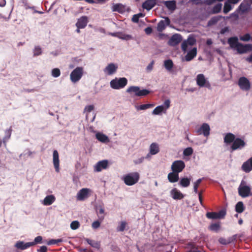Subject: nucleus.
Masks as SVG:
<instances>
[{"instance_id":"obj_13","label":"nucleus","mask_w":252,"mask_h":252,"mask_svg":"<svg viewBox=\"0 0 252 252\" xmlns=\"http://www.w3.org/2000/svg\"><path fill=\"white\" fill-rule=\"evenodd\" d=\"M210 128L208 124L204 123L198 129L197 132L199 134H203L205 136L207 137L210 134Z\"/></svg>"},{"instance_id":"obj_27","label":"nucleus","mask_w":252,"mask_h":252,"mask_svg":"<svg viewBox=\"0 0 252 252\" xmlns=\"http://www.w3.org/2000/svg\"><path fill=\"white\" fill-rule=\"evenodd\" d=\"M236 235H233L232 237L229 238L228 239H225L224 238L221 237L219 238V242L221 244L227 245L234 241L236 239Z\"/></svg>"},{"instance_id":"obj_1","label":"nucleus","mask_w":252,"mask_h":252,"mask_svg":"<svg viewBox=\"0 0 252 252\" xmlns=\"http://www.w3.org/2000/svg\"><path fill=\"white\" fill-rule=\"evenodd\" d=\"M224 142L227 145L232 143L230 147L231 152L238 149H241L246 145V143L244 139L240 138H236L235 135L232 133H227L225 134L224 137Z\"/></svg>"},{"instance_id":"obj_22","label":"nucleus","mask_w":252,"mask_h":252,"mask_svg":"<svg viewBox=\"0 0 252 252\" xmlns=\"http://www.w3.org/2000/svg\"><path fill=\"white\" fill-rule=\"evenodd\" d=\"M197 55V48L196 47L193 48L190 50L185 57V59L186 61L189 62L192 60Z\"/></svg>"},{"instance_id":"obj_28","label":"nucleus","mask_w":252,"mask_h":252,"mask_svg":"<svg viewBox=\"0 0 252 252\" xmlns=\"http://www.w3.org/2000/svg\"><path fill=\"white\" fill-rule=\"evenodd\" d=\"M164 4L170 11H173L176 8V2L175 0L165 1Z\"/></svg>"},{"instance_id":"obj_34","label":"nucleus","mask_w":252,"mask_h":252,"mask_svg":"<svg viewBox=\"0 0 252 252\" xmlns=\"http://www.w3.org/2000/svg\"><path fill=\"white\" fill-rule=\"evenodd\" d=\"M125 7L121 3H117L114 4L112 7V10L113 11H116L119 13H122L124 11Z\"/></svg>"},{"instance_id":"obj_55","label":"nucleus","mask_w":252,"mask_h":252,"mask_svg":"<svg viewBox=\"0 0 252 252\" xmlns=\"http://www.w3.org/2000/svg\"><path fill=\"white\" fill-rule=\"evenodd\" d=\"M94 109V106L93 105H90L86 106L84 109V111L88 113L91 112Z\"/></svg>"},{"instance_id":"obj_10","label":"nucleus","mask_w":252,"mask_h":252,"mask_svg":"<svg viewBox=\"0 0 252 252\" xmlns=\"http://www.w3.org/2000/svg\"><path fill=\"white\" fill-rule=\"evenodd\" d=\"M91 190L88 188H83L77 193L76 199L79 201H84L90 195Z\"/></svg>"},{"instance_id":"obj_60","label":"nucleus","mask_w":252,"mask_h":252,"mask_svg":"<svg viewBox=\"0 0 252 252\" xmlns=\"http://www.w3.org/2000/svg\"><path fill=\"white\" fill-rule=\"evenodd\" d=\"M139 18L138 15L135 14L133 16L132 18V21L134 23H138L139 21Z\"/></svg>"},{"instance_id":"obj_9","label":"nucleus","mask_w":252,"mask_h":252,"mask_svg":"<svg viewBox=\"0 0 252 252\" xmlns=\"http://www.w3.org/2000/svg\"><path fill=\"white\" fill-rule=\"evenodd\" d=\"M238 85L243 91H247L251 88V83L249 79L245 77H241L239 79Z\"/></svg>"},{"instance_id":"obj_23","label":"nucleus","mask_w":252,"mask_h":252,"mask_svg":"<svg viewBox=\"0 0 252 252\" xmlns=\"http://www.w3.org/2000/svg\"><path fill=\"white\" fill-rule=\"evenodd\" d=\"M167 178L170 183H175L179 179V173L172 171L168 174Z\"/></svg>"},{"instance_id":"obj_38","label":"nucleus","mask_w":252,"mask_h":252,"mask_svg":"<svg viewBox=\"0 0 252 252\" xmlns=\"http://www.w3.org/2000/svg\"><path fill=\"white\" fill-rule=\"evenodd\" d=\"M220 222L212 223L209 227V229L210 230L215 232H218L220 229Z\"/></svg>"},{"instance_id":"obj_64","label":"nucleus","mask_w":252,"mask_h":252,"mask_svg":"<svg viewBox=\"0 0 252 252\" xmlns=\"http://www.w3.org/2000/svg\"><path fill=\"white\" fill-rule=\"evenodd\" d=\"M246 60L248 62L252 63V54L249 57L247 58Z\"/></svg>"},{"instance_id":"obj_21","label":"nucleus","mask_w":252,"mask_h":252,"mask_svg":"<svg viewBox=\"0 0 252 252\" xmlns=\"http://www.w3.org/2000/svg\"><path fill=\"white\" fill-rule=\"evenodd\" d=\"M172 198L174 199H182L184 196L183 193L176 188H174L170 191Z\"/></svg>"},{"instance_id":"obj_61","label":"nucleus","mask_w":252,"mask_h":252,"mask_svg":"<svg viewBox=\"0 0 252 252\" xmlns=\"http://www.w3.org/2000/svg\"><path fill=\"white\" fill-rule=\"evenodd\" d=\"M144 159V157H141V158L137 159V160H135L134 161V163L136 164H140V163H142Z\"/></svg>"},{"instance_id":"obj_43","label":"nucleus","mask_w":252,"mask_h":252,"mask_svg":"<svg viewBox=\"0 0 252 252\" xmlns=\"http://www.w3.org/2000/svg\"><path fill=\"white\" fill-rule=\"evenodd\" d=\"M86 241L89 245L94 248H98L99 246V244L94 240L87 238L86 239Z\"/></svg>"},{"instance_id":"obj_50","label":"nucleus","mask_w":252,"mask_h":252,"mask_svg":"<svg viewBox=\"0 0 252 252\" xmlns=\"http://www.w3.org/2000/svg\"><path fill=\"white\" fill-rule=\"evenodd\" d=\"M206 217L208 219H218V217L217 215V212H208L206 214Z\"/></svg>"},{"instance_id":"obj_45","label":"nucleus","mask_w":252,"mask_h":252,"mask_svg":"<svg viewBox=\"0 0 252 252\" xmlns=\"http://www.w3.org/2000/svg\"><path fill=\"white\" fill-rule=\"evenodd\" d=\"M193 152L192 148L191 147H188L184 150L183 155L185 156H189L192 154Z\"/></svg>"},{"instance_id":"obj_47","label":"nucleus","mask_w":252,"mask_h":252,"mask_svg":"<svg viewBox=\"0 0 252 252\" xmlns=\"http://www.w3.org/2000/svg\"><path fill=\"white\" fill-rule=\"evenodd\" d=\"M202 181V179H199L196 182H195L194 183L193 190H194V192L195 193H197L198 188L199 185L200 184V183H201Z\"/></svg>"},{"instance_id":"obj_12","label":"nucleus","mask_w":252,"mask_h":252,"mask_svg":"<svg viewBox=\"0 0 252 252\" xmlns=\"http://www.w3.org/2000/svg\"><path fill=\"white\" fill-rule=\"evenodd\" d=\"M182 40V36L178 33L173 35L168 41L170 46H175L179 44Z\"/></svg>"},{"instance_id":"obj_7","label":"nucleus","mask_w":252,"mask_h":252,"mask_svg":"<svg viewBox=\"0 0 252 252\" xmlns=\"http://www.w3.org/2000/svg\"><path fill=\"white\" fill-rule=\"evenodd\" d=\"M185 167V162L183 160H177L172 163L171 168L172 171L179 173L183 170Z\"/></svg>"},{"instance_id":"obj_51","label":"nucleus","mask_w":252,"mask_h":252,"mask_svg":"<svg viewBox=\"0 0 252 252\" xmlns=\"http://www.w3.org/2000/svg\"><path fill=\"white\" fill-rule=\"evenodd\" d=\"M42 240V237L40 236H38L35 238L33 242H30L32 246L35 245L38 243H41Z\"/></svg>"},{"instance_id":"obj_59","label":"nucleus","mask_w":252,"mask_h":252,"mask_svg":"<svg viewBox=\"0 0 252 252\" xmlns=\"http://www.w3.org/2000/svg\"><path fill=\"white\" fill-rule=\"evenodd\" d=\"M154 62L153 61L147 67V70L149 72L151 71L153 68Z\"/></svg>"},{"instance_id":"obj_11","label":"nucleus","mask_w":252,"mask_h":252,"mask_svg":"<svg viewBox=\"0 0 252 252\" xmlns=\"http://www.w3.org/2000/svg\"><path fill=\"white\" fill-rule=\"evenodd\" d=\"M196 42V40L192 37L189 36L187 40H184L181 45V48L184 52L187 51L189 46H193Z\"/></svg>"},{"instance_id":"obj_25","label":"nucleus","mask_w":252,"mask_h":252,"mask_svg":"<svg viewBox=\"0 0 252 252\" xmlns=\"http://www.w3.org/2000/svg\"><path fill=\"white\" fill-rule=\"evenodd\" d=\"M156 5L155 0H147L142 4L143 8L149 10L153 8Z\"/></svg>"},{"instance_id":"obj_19","label":"nucleus","mask_w":252,"mask_h":252,"mask_svg":"<svg viewBox=\"0 0 252 252\" xmlns=\"http://www.w3.org/2000/svg\"><path fill=\"white\" fill-rule=\"evenodd\" d=\"M242 169L246 173H249L252 170V157L243 163Z\"/></svg>"},{"instance_id":"obj_42","label":"nucleus","mask_w":252,"mask_h":252,"mask_svg":"<svg viewBox=\"0 0 252 252\" xmlns=\"http://www.w3.org/2000/svg\"><path fill=\"white\" fill-rule=\"evenodd\" d=\"M222 7V4L221 3H218L216 5H215L213 9H212V13L214 14L218 13H219Z\"/></svg>"},{"instance_id":"obj_31","label":"nucleus","mask_w":252,"mask_h":252,"mask_svg":"<svg viewBox=\"0 0 252 252\" xmlns=\"http://www.w3.org/2000/svg\"><path fill=\"white\" fill-rule=\"evenodd\" d=\"M159 151V146L157 143H153L150 146V152L151 155H156Z\"/></svg>"},{"instance_id":"obj_24","label":"nucleus","mask_w":252,"mask_h":252,"mask_svg":"<svg viewBox=\"0 0 252 252\" xmlns=\"http://www.w3.org/2000/svg\"><path fill=\"white\" fill-rule=\"evenodd\" d=\"M15 246L18 249L24 250L31 247L32 245L30 242L25 243L23 241H18Z\"/></svg>"},{"instance_id":"obj_6","label":"nucleus","mask_w":252,"mask_h":252,"mask_svg":"<svg viewBox=\"0 0 252 252\" xmlns=\"http://www.w3.org/2000/svg\"><path fill=\"white\" fill-rule=\"evenodd\" d=\"M83 69L82 67H77L70 73V79L72 82L79 81L83 76Z\"/></svg>"},{"instance_id":"obj_8","label":"nucleus","mask_w":252,"mask_h":252,"mask_svg":"<svg viewBox=\"0 0 252 252\" xmlns=\"http://www.w3.org/2000/svg\"><path fill=\"white\" fill-rule=\"evenodd\" d=\"M196 84L200 87H205L208 89H210L211 84L205 78V76L203 74H199L196 76Z\"/></svg>"},{"instance_id":"obj_17","label":"nucleus","mask_w":252,"mask_h":252,"mask_svg":"<svg viewBox=\"0 0 252 252\" xmlns=\"http://www.w3.org/2000/svg\"><path fill=\"white\" fill-rule=\"evenodd\" d=\"M170 23V20L168 17H166L165 20H161L158 24V31L159 32H162L165 29L166 25H169Z\"/></svg>"},{"instance_id":"obj_3","label":"nucleus","mask_w":252,"mask_h":252,"mask_svg":"<svg viewBox=\"0 0 252 252\" xmlns=\"http://www.w3.org/2000/svg\"><path fill=\"white\" fill-rule=\"evenodd\" d=\"M127 84V80L126 78H115L110 82V86L114 89H120L124 88Z\"/></svg>"},{"instance_id":"obj_58","label":"nucleus","mask_w":252,"mask_h":252,"mask_svg":"<svg viewBox=\"0 0 252 252\" xmlns=\"http://www.w3.org/2000/svg\"><path fill=\"white\" fill-rule=\"evenodd\" d=\"M164 104L165 105L164 109L166 111V110L170 107V101L169 99L165 100Z\"/></svg>"},{"instance_id":"obj_32","label":"nucleus","mask_w":252,"mask_h":252,"mask_svg":"<svg viewBox=\"0 0 252 252\" xmlns=\"http://www.w3.org/2000/svg\"><path fill=\"white\" fill-rule=\"evenodd\" d=\"M12 131V127L10 126L8 129H6L4 131L5 136L3 138V143L5 145H6V142L10 139Z\"/></svg>"},{"instance_id":"obj_26","label":"nucleus","mask_w":252,"mask_h":252,"mask_svg":"<svg viewBox=\"0 0 252 252\" xmlns=\"http://www.w3.org/2000/svg\"><path fill=\"white\" fill-rule=\"evenodd\" d=\"M228 43L231 48L235 49L239 43L238 39L236 36L230 37L228 40Z\"/></svg>"},{"instance_id":"obj_30","label":"nucleus","mask_w":252,"mask_h":252,"mask_svg":"<svg viewBox=\"0 0 252 252\" xmlns=\"http://www.w3.org/2000/svg\"><path fill=\"white\" fill-rule=\"evenodd\" d=\"M55 197L53 195H47L43 200V204L46 206L51 205L55 201Z\"/></svg>"},{"instance_id":"obj_14","label":"nucleus","mask_w":252,"mask_h":252,"mask_svg":"<svg viewBox=\"0 0 252 252\" xmlns=\"http://www.w3.org/2000/svg\"><path fill=\"white\" fill-rule=\"evenodd\" d=\"M236 49L239 54H243L251 51L252 46L250 44L243 45L239 43Z\"/></svg>"},{"instance_id":"obj_20","label":"nucleus","mask_w":252,"mask_h":252,"mask_svg":"<svg viewBox=\"0 0 252 252\" xmlns=\"http://www.w3.org/2000/svg\"><path fill=\"white\" fill-rule=\"evenodd\" d=\"M117 68L114 63H111L105 68L104 71L108 75H111L116 71Z\"/></svg>"},{"instance_id":"obj_37","label":"nucleus","mask_w":252,"mask_h":252,"mask_svg":"<svg viewBox=\"0 0 252 252\" xmlns=\"http://www.w3.org/2000/svg\"><path fill=\"white\" fill-rule=\"evenodd\" d=\"M165 68L167 70H171L173 67V63L171 60H165L164 62Z\"/></svg>"},{"instance_id":"obj_54","label":"nucleus","mask_w":252,"mask_h":252,"mask_svg":"<svg viewBox=\"0 0 252 252\" xmlns=\"http://www.w3.org/2000/svg\"><path fill=\"white\" fill-rule=\"evenodd\" d=\"M118 37L121 39L126 40L131 39L132 38L131 35L126 34H121Z\"/></svg>"},{"instance_id":"obj_39","label":"nucleus","mask_w":252,"mask_h":252,"mask_svg":"<svg viewBox=\"0 0 252 252\" xmlns=\"http://www.w3.org/2000/svg\"><path fill=\"white\" fill-rule=\"evenodd\" d=\"M155 106L154 104H141L140 105L138 106L137 109L143 110L145 109H147L152 107H153Z\"/></svg>"},{"instance_id":"obj_49","label":"nucleus","mask_w":252,"mask_h":252,"mask_svg":"<svg viewBox=\"0 0 252 252\" xmlns=\"http://www.w3.org/2000/svg\"><path fill=\"white\" fill-rule=\"evenodd\" d=\"M80 226V223L79 221L74 220L71 222L70 224V228L73 230H76L78 229Z\"/></svg>"},{"instance_id":"obj_18","label":"nucleus","mask_w":252,"mask_h":252,"mask_svg":"<svg viewBox=\"0 0 252 252\" xmlns=\"http://www.w3.org/2000/svg\"><path fill=\"white\" fill-rule=\"evenodd\" d=\"M53 164L57 172L60 171V163H59V153L57 150H54L53 154Z\"/></svg>"},{"instance_id":"obj_2","label":"nucleus","mask_w":252,"mask_h":252,"mask_svg":"<svg viewBox=\"0 0 252 252\" xmlns=\"http://www.w3.org/2000/svg\"><path fill=\"white\" fill-rule=\"evenodd\" d=\"M140 178V175L138 172H132L126 175L123 178V181L126 185L132 186L136 184Z\"/></svg>"},{"instance_id":"obj_16","label":"nucleus","mask_w":252,"mask_h":252,"mask_svg":"<svg viewBox=\"0 0 252 252\" xmlns=\"http://www.w3.org/2000/svg\"><path fill=\"white\" fill-rule=\"evenodd\" d=\"M108 161L103 160L98 161L94 166V170L97 172H100L102 169H106L108 166Z\"/></svg>"},{"instance_id":"obj_40","label":"nucleus","mask_w":252,"mask_h":252,"mask_svg":"<svg viewBox=\"0 0 252 252\" xmlns=\"http://www.w3.org/2000/svg\"><path fill=\"white\" fill-rule=\"evenodd\" d=\"M127 225V223L125 221H122L120 222V225L117 228V231L119 232H123L126 228Z\"/></svg>"},{"instance_id":"obj_62","label":"nucleus","mask_w":252,"mask_h":252,"mask_svg":"<svg viewBox=\"0 0 252 252\" xmlns=\"http://www.w3.org/2000/svg\"><path fill=\"white\" fill-rule=\"evenodd\" d=\"M47 250V248L46 246H42L40 247L39 250L38 251L40 252H46Z\"/></svg>"},{"instance_id":"obj_53","label":"nucleus","mask_w":252,"mask_h":252,"mask_svg":"<svg viewBox=\"0 0 252 252\" xmlns=\"http://www.w3.org/2000/svg\"><path fill=\"white\" fill-rule=\"evenodd\" d=\"M226 215V211L224 210H221L219 212H217L218 219H222Z\"/></svg>"},{"instance_id":"obj_57","label":"nucleus","mask_w":252,"mask_h":252,"mask_svg":"<svg viewBox=\"0 0 252 252\" xmlns=\"http://www.w3.org/2000/svg\"><path fill=\"white\" fill-rule=\"evenodd\" d=\"M144 31H145V33L149 35V34H150L152 32L153 29L151 27H149L145 28Z\"/></svg>"},{"instance_id":"obj_52","label":"nucleus","mask_w":252,"mask_h":252,"mask_svg":"<svg viewBox=\"0 0 252 252\" xmlns=\"http://www.w3.org/2000/svg\"><path fill=\"white\" fill-rule=\"evenodd\" d=\"M240 39L244 41H249L251 39V36L249 33H246L243 36H240Z\"/></svg>"},{"instance_id":"obj_4","label":"nucleus","mask_w":252,"mask_h":252,"mask_svg":"<svg viewBox=\"0 0 252 252\" xmlns=\"http://www.w3.org/2000/svg\"><path fill=\"white\" fill-rule=\"evenodd\" d=\"M126 92L129 94L133 93L137 96H144L148 95L150 91L147 89L140 90L138 86H130L127 88Z\"/></svg>"},{"instance_id":"obj_35","label":"nucleus","mask_w":252,"mask_h":252,"mask_svg":"<svg viewBox=\"0 0 252 252\" xmlns=\"http://www.w3.org/2000/svg\"><path fill=\"white\" fill-rule=\"evenodd\" d=\"M245 209L243 203L241 201L238 202L235 206V211L238 213H242Z\"/></svg>"},{"instance_id":"obj_63","label":"nucleus","mask_w":252,"mask_h":252,"mask_svg":"<svg viewBox=\"0 0 252 252\" xmlns=\"http://www.w3.org/2000/svg\"><path fill=\"white\" fill-rule=\"evenodd\" d=\"M199 200L200 204L203 205V199L202 197V192H200L198 193Z\"/></svg>"},{"instance_id":"obj_5","label":"nucleus","mask_w":252,"mask_h":252,"mask_svg":"<svg viewBox=\"0 0 252 252\" xmlns=\"http://www.w3.org/2000/svg\"><path fill=\"white\" fill-rule=\"evenodd\" d=\"M238 193L242 197L249 196L251 193V188L246 185V182L242 180L238 189Z\"/></svg>"},{"instance_id":"obj_41","label":"nucleus","mask_w":252,"mask_h":252,"mask_svg":"<svg viewBox=\"0 0 252 252\" xmlns=\"http://www.w3.org/2000/svg\"><path fill=\"white\" fill-rule=\"evenodd\" d=\"M230 3H231L229 2L228 0L225 2L223 7V12L224 13H227L232 9V6Z\"/></svg>"},{"instance_id":"obj_56","label":"nucleus","mask_w":252,"mask_h":252,"mask_svg":"<svg viewBox=\"0 0 252 252\" xmlns=\"http://www.w3.org/2000/svg\"><path fill=\"white\" fill-rule=\"evenodd\" d=\"M100 224V222L98 220H96L93 222L92 227L96 229L99 227Z\"/></svg>"},{"instance_id":"obj_46","label":"nucleus","mask_w":252,"mask_h":252,"mask_svg":"<svg viewBox=\"0 0 252 252\" xmlns=\"http://www.w3.org/2000/svg\"><path fill=\"white\" fill-rule=\"evenodd\" d=\"M33 56H37L42 54V49L39 46H36L33 49Z\"/></svg>"},{"instance_id":"obj_44","label":"nucleus","mask_w":252,"mask_h":252,"mask_svg":"<svg viewBox=\"0 0 252 252\" xmlns=\"http://www.w3.org/2000/svg\"><path fill=\"white\" fill-rule=\"evenodd\" d=\"M63 241L62 239H51L47 242L48 245H58L59 243H61Z\"/></svg>"},{"instance_id":"obj_48","label":"nucleus","mask_w":252,"mask_h":252,"mask_svg":"<svg viewBox=\"0 0 252 252\" xmlns=\"http://www.w3.org/2000/svg\"><path fill=\"white\" fill-rule=\"evenodd\" d=\"M61 75V71L59 68H55L52 70V75L54 77L57 78Z\"/></svg>"},{"instance_id":"obj_36","label":"nucleus","mask_w":252,"mask_h":252,"mask_svg":"<svg viewBox=\"0 0 252 252\" xmlns=\"http://www.w3.org/2000/svg\"><path fill=\"white\" fill-rule=\"evenodd\" d=\"M164 106L163 105L158 106L154 109L153 111L152 114L155 115H159L161 112L164 111Z\"/></svg>"},{"instance_id":"obj_29","label":"nucleus","mask_w":252,"mask_h":252,"mask_svg":"<svg viewBox=\"0 0 252 252\" xmlns=\"http://www.w3.org/2000/svg\"><path fill=\"white\" fill-rule=\"evenodd\" d=\"M96 138L99 141L103 143H107L109 141L107 136L103 133L98 132L95 134Z\"/></svg>"},{"instance_id":"obj_33","label":"nucleus","mask_w":252,"mask_h":252,"mask_svg":"<svg viewBox=\"0 0 252 252\" xmlns=\"http://www.w3.org/2000/svg\"><path fill=\"white\" fill-rule=\"evenodd\" d=\"M190 179L187 177H184L181 179L179 185L183 188H187L190 185Z\"/></svg>"},{"instance_id":"obj_15","label":"nucleus","mask_w":252,"mask_h":252,"mask_svg":"<svg viewBox=\"0 0 252 252\" xmlns=\"http://www.w3.org/2000/svg\"><path fill=\"white\" fill-rule=\"evenodd\" d=\"M88 23V18L86 16H83L78 19L76 23V26L79 29L85 28Z\"/></svg>"}]
</instances>
